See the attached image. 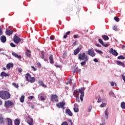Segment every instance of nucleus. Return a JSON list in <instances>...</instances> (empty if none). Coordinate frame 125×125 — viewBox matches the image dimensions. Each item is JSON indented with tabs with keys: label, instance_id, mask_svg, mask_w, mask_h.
<instances>
[{
	"label": "nucleus",
	"instance_id": "1",
	"mask_svg": "<svg viewBox=\"0 0 125 125\" xmlns=\"http://www.w3.org/2000/svg\"><path fill=\"white\" fill-rule=\"evenodd\" d=\"M0 98L4 100H6L10 98V93L6 91H0Z\"/></svg>",
	"mask_w": 125,
	"mask_h": 125
},
{
	"label": "nucleus",
	"instance_id": "2",
	"mask_svg": "<svg viewBox=\"0 0 125 125\" xmlns=\"http://www.w3.org/2000/svg\"><path fill=\"white\" fill-rule=\"evenodd\" d=\"M88 59L87 56L85 55V53H81L78 56V59L79 60H86V59Z\"/></svg>",
	"mask_w": 125,
	"mask_h": 125
},
{
	"label": "nucleus",
	"instance_id": "3",
	"mask_svg": "<svg viewBox=\"0 0 125 125\" xmlns=\"http://www.w3.org/2000/svg\"><path fill=\"white\" fill-rule=\"evenodd\" d=\"M79 91L80 93H81L80 100H81L82 102H83V97L84 96V91L83 88H81V89H79Z\"/></svg>",
	"mask_w": 125,
	"mask_h": 125
},
{
	"label": "nucleus",
	"instance_id": "4",
	"mask_svg": "<svg viewBox=\"0 0 125 125\" xmlns=\"http://www.w3.org/2000/svg\"><path fill=\"white\" fill-rule=\"evenodd\" d=\"M50 100L52 102H58V96L57 95H51Z\"/></svg>",
	"mask_w": 125,
	"mask_h": 125
},
{
	"label": "nucleus",
	"instance_id": "5",
	"mask_svg": "<svg viewBox=\"0 0 125 125\" xmlns=\"http://www.w3.org/2000/svg\"><path fill=\"white\" fill-rule=\"evenodd\" d=\"M13 41L15 43H17V44H18V43H20V42H21V40L20 38H19V37L16 35H15L14 36Z\"/></svg>",
	"mask_w": 125,
	"mask_h": 125
},
{
	"label": "nucleus",
	"instance_id": "6",
	"mask_svg": "<svg viewBox=\"0 0 125 125\" xmlns=\"http://www.w3.org/2000/svg\"><path fill=\"white\" fill-rule=\"evenodd\" d=\"M13 105V103L10 101H5L4 106L6 108H9Z\"/></svg>",
	"mask_w": 125,
	"mask_h": 125
},
{
	"label": "nucleus",
	"instance_id": "7",
	"mask_svg": "<svg viewBox=\"0 0 125 125\" xmlns=\"http://www.w3.org/2000/svg\"><path fill=\"white\" fill-rule=\"evenodd\" d=\"M87 54L90 56H91V57H94V56L96 55L95 52H94V51L92 49L88 50Z\"/></svg>",
	"mask_w": 125,
	"mask_h": 125
},
{
	"label": "nucleus",
	"instance_id": "8",
	"mask_svg": "<svg viewBox=\"0 0 125 125\" xmlns=\"http://www.w3.org/2000/svg\"><path fill=\"white\" fill-rule=\"evenodd\" d=\"M109 53L111 54H112V55H114V56H118L119 55V53L117 52V51L114 50L112 48H111L109 50Z\"/></svg>",
	"mask_w": 125,
	"mask_h": 125
},
{
	"label": "nucleus",
	"instance_id": "9",
	"mask_svg": "<svg viewBox=\"0 0 125 125\" xmlns=\"http://www.w3.org/2000/svg\"><path fill=\"white\" fill-rule=\"evenodd\" d=\"M33 122H34V120H33V118H31L30 116H28V118L27 119V123L29 125H33L34 124L33 123Z\"/></svg>",
	"mask_w": 125,
	"mask_h": 125
},
{
	"label": "nucleus",
	"instance_id": "10",
	"mask_svg": "<svg viewBox=\"0 0 125 125\" xmlns=\"http://www.w3.org/2000/svg\"><path fill=\"white\" fill-rule=\"evenodd\" d=\"M64 105H65V104L64 102H62L56 104V106L58 108H63Z\"/></svg>",
	"mask_w": 125,
	"mask_h": 125
},
{
	"label": "nucleus",
	"instance_id": "11",
	"mask_svg": "<svg viewBox=\"0 0 125 125\" xmlns=\"http://www.w3.org/2000/svg\"><path fill=\"white\" fill-rule=\"evenodd\" d=\"M82 49V46L78 47L74 51V55H77Z\"/></svg>",
	"mask_w": 125,
	"mask_h": 125
},
{
	"label": "nucleus",
	"instance_id": "12",
	"mask_svg": "<svg viewBox=\"0 0 125 125\" xmlns=\"http://www.w3.org/2000/svg\"><path fill=\"white\" fill-rule=\"evenodd\" d=\"M0 40L3 43H5V42H6V37H5L4 35H2L0 37Z\"/></svg>",
	"mask_w": 125,
	"mask_h": 125
},
{
	"label": "nucleus",
	"instance_id": "13",
	"mask_svg": "<svg viewBox=\"0 0 125 125\" xmlns=\"http://www.w3.org/2000/svg\"><path fill=\"white\" fill-rule=\"evenodd\" d=\"M5 33H6V35H7V36H11V35H12V34H13V30L6 29Z\"/></svg>",
	"mask_w": 125,
	"mask_h": 125
},
{
	"label": "nucleus",
	"instance_id": "14",
	"mask_svg": "<svg viewBox=\"0 0 125 125\" xmlns=\"http://www.w3.org/2000/svg\"><path fill=\"white\" fill-rule=\"evenodd\" d=\"M12 55L13 56H14V57H15L16 58H18V59H21V58H22V57L21 56V55H18V54H17V53L14 52H12Z\"/></svg>",
	"mask_w": 125,
	"mask_h": 125
},
{
	"label": "nucleus",
	"instance_id": "15",
	"mask_svg": "<svg viewBox=\"0 0 125 125\" xmlns=\"http://www.w3.org/2000/svg\"><path fill=\"white\" fill-rule=\"evenodd\" d=\"M65 113L68 115V116H70V117H72L73 116V113H72V111L69 109H67L65 110Z\"/></svg>",
	"mask_w": 125,
	"mask_h": 125
},
{
	"label": "nucleus",
	"instance_id": "16",
	"mask_svg": "<svg viewBox=\"0 0 125 125\" xmlns=\"http://www.w3.org/2000/svg\"><path fill=\"white\" fill-rule=\"evenodd\" d=\"M49 60L50 61V63L53 65L54 64V60H53V56L51 55L49 57Z\"/></svg>",
	"mask_w": 125,
	"mask_h": 125
},
{
	"label": "nucleus",
	"instance_id": "17",
	"mask_svg": "<svg viewBox=\"0 0 125 125\" xmlns=\"http://www.w3.org/2000/svg\"><path fill=\"white\" fill-rule=\"evenodd\" d=\"M0 76L1 77H9V74L6 73L5 72H2Z\"/></svg>",
	"mask_w": 125,
	"mask_h": 125
},
{
	"label": "nucleus",
	"instance_id": "18",
	"mask_svg": "<svg viewBox=\"0 0 125 125\" xmlns=\"http://www.w3.org/2000/svg\"><path fill=\"white\" fill-rule=\"evenodd\" d=\"M104 117L106 118V120H108L109 117V111H108V108H107L104 112Z\"/></svg>",
	"mask_w": 125,
	"mask_h": 125
},
{
	"label": "nucleus",
	"instance_id": "19",
	"mask_svg": "<svg viewBox=\"0 0 125 125\" xmlns=\"http://www.w3.org/2000/svg\"><path fill=\"white\" fill-rule=\"evenodd\" d=\"M25 78L27 82L30 81V79H31V75L29 73H27L25 75Z\"/></svg>",
	"mask_w": 125,
	"mask_h": 125
},
{
	"label": "nucleus",
	"instance_id": "20",
	"mask_svg": "<svg viewBox=\"0 0 125 125\" xmlns=\"http://www.w3.org/2000/svg\"><path fill=\"white\" fill-rule=\"evenodd\" d=\"M116 64L117 65H119L120 66H122V67L125 66V63H124V62H120L119 61H117Z\"/></svg>",
	"mask_w": 125,
	"mask_h": 125
},
{
	"label": "nucleus",
	"instance_id": "21",
	"mask_svg": "<svg viewBox=\"0 0 125 125\" xmlns=\"http://www.w3.org/2000/svg\"><path fill=\"white\" fill-rule=\"evenodd\" d=\"M13 66H14V65L13 63H9L6 65V68L7 69H10V68H12Z\"/></svg>",
	"mask_w": 125,
	"mask_h": 125
},
{
	"label": "nucleus",
	"instance_id": "22",
	"mask_svg": "<svg viewBox=\"0 0 125 125\" xmlns=\"http://www.w3.org/2000/svg\"><path fill=\"white\" fill-rule=\"evenodd\" d=\"M6 120L8 122V125H12V120L10 118H7Z\"/></svg>",
	"mask_w": 125,
	"mask_h": 125
},
{
	"label": "nucleus",
	"instance_id": "23",
	"mask_svg": "<svg viewBox=\"0 0 125 125\" xmlns=\"http://www.w3.org/2000/svg\"><path fill=\"white\" fill-rule=\"evenodd\" d=\"M0 124L3 125L4 124V121H3V117L1 116V114H0Z\"/></svg>",
	"mask_w": 125,
	"mask_h": 125
},
{
	"label": "nucleus",
	"instance_id": "24",
	"mask_svg": "<svg viewBox=\"0 0 125 125\" xmlns=\"http://www.w3.org/2000/svg\"><path fill=\"white\" fill-rule=\"evenodd\" d=\"M88 60V59H86V60H84V61L81 62V64L82 66H84L85 64H86V62H87V61Z\"/></svg>",
	"mask_w": 125,
	"mask_h": 125
},
{
	"label": "nucleus",
	"instance_id": "25",
	"mask_svg": "<svg viewBox=\"0 0 125 125\" xmlns=\"http://www.w3.org/2000/svg\"><path fill=\"white\" fill-rule=\"evenodd\" d=\"M102 38L104 41H108L109 40V37L107 35H104L102 36Z\"/></svg>",
	"mask_w": 125,
	"mask_h": 125
},
{
	"label": "nucleus",
	"instance_id": "26",
	"mask_svg": "<svg viewBox=\"0 0 125 125\" xmlns=\"http://www.w3.org/2000/svg\"><path fill=\"white\" fill-rule=\"evenodd\" d=\"M20 100L21 103H23L24 102V100H25V96L22 95L20 99Z\"/></svg>",
	"mask_w": 125,
	"mask_h": 125
},
{
	"label": "nucleus",
	"instance_id": "27",
	"mask_svg": "<svg viewBox=\"0 0 125 125\" xmlns=\"http://www.w3.org/2000/svg\"><path fill=\"white\" fill-rule=\"evenodd\" d=\"M14 124H15V125H20V121H19V120L17 119L15 120Z\"/></svg>",
	"mask_w": 125,
	"mask_h": 125
},
{
	"label": "nucleus",
	"instance_id": "28",
	"mask_svg": "<svg viewBox=\"0 0 125 125\" xmlns=\"http://www.w3.org/2000/svg\"><path fill=\"white\" fill-rule=\"evenodd\" d=\"M81 71H82V70L79 69V68L77 67L74 70L73 74H75L76 72H81Z\"/></svg>",
	"mask_w": 125,
	"mask_h": 125
},
{
	"label": "nucleus",
	"instance_id": "29",
	"mask_svg": "<svg viewBox=\"0 0 125 125\" xmlns=\"http://www.w3.org/2000/svg\"><path fill=\"white\" fill-rule=\"evenodd\" d=\"M12 85H13V86H14L15 88H18V87H19V85H18V83H13Z\"/></svg>",
	"mask_w": 125,
	"mask_h": 125
},
{
	"label": "nucleus",
	"instance_id": "30",
	"mask_svg": "<svg viewBox=\"0 0 125 125\" xmlns=\"http://www.w3.org/2000/svg\"><path fill=\"white\" fill-rule=\"evenodd\" d=\"M118 59H119V60H124V59H125V57H124V56L123 55H121L119 57H118Z\"/></svg>",
	"mask_w": 125,
	"mask_h": 125
},
{
	"label": "nucleus",
	"instance_id": "31",
	"mask_svg": "<svg viewBox=\"0 0 125 125\" xmlns=\"http://www.w3.org/2000/svg\"><path fill=\"white\" fill-rule=\"evenodd\" d=\"M95 50L96 52L99 53V54H102V53H103V52H102V51H101V50H99L97 49H95Z\"/></svg>",
	"mask_w": 125,
	"mask_h": 125
},
{
	"label": "nucleus",
	"instance_id": "32",
	"mask_svg": "<svg viewBox=\"0 0 125 125\" xmlns=\"http://www.w3.org/2000/svg\"><path fill=\"white\" fill-rule=\"evenodd\" d=\"M102 98L101 97H100V96H98V103H100V102H101L102 101Z\"/></svg>",
	"mask_w": 125,
	"mask_h": 125
},
{
	"label": "nucleus",
	"instance_id": "33",
	"mask_svg": "<svg viewBox=\"0 0 125 125\" xmlns=\"http://www.w3.org/2000/svg\"><path fill=\"white\" fill-rule=\"evenodd\" d=\"M41 55H42L41 58L42 59H43V58H44V52L42 51H41Z\"/></svg>",
	"mask_w": 125,
	"mask_h": 125
},
{
	"label": "nucleus",
	"instance_id": "34",
	"mask_svg": "<svg viewBox=\"0 0 125 125\" xmlns=\"http://www.w3.org/2000/svg\"><path fill=\"white\" fill-rule=\"evenodd\" d=\"M73 109L75 113H78V112H79V108L78 107H74Z\"/></svg>",
	"mask_w": 125,
	"mask_h": 125
},
{
	"label": "nucleus",
	"instance_id": "35",
	"mask_svg": "<svg viewBox=\"0 0 125 125\" xmlns=\"http://www.w3.org/2000/svg\"><path fill=\"white\" fill-rule=\"evenodd\" d=\"M106 105V104L105 103H103L100 105V107H101V108H104V107H105Z\"/></svg>",
	"mask_w": 125,
	"mask_h": 125
},
{
	"label": "nucleus",
	"instance_id": "36",
	"mask_svg": "<svg viewBox=\"0 0 125 125\" xmlns=\"http://www.w3.org/2000/svg\"><path fill=\"white\" fill-rule=\"evenodd\" d=\"M99 42L101 43L102 45H103L104 43L103 40H101V39H99Z\"/></svg>",
	"mask_w": 125,
	"mask_h": 125
},
{
	"label": "nucleus",
	"instance_id": "37",
	"mask_svg": "<svg viewBox=\"0 0 125 125\" xmlns=\"http://www.w3.org/2000/svg\"><path fill=\"white\" fill-rule=\"evenodd\" d=\"M110 84L111 86H114L115 84L116 86H117V84L114 82H110Z\"/></svg>",
	"mask_w": 125,
	"mask_h": 125
},
{
	"label": "nucleus",
	"instance_id": "38",
	"mask_svg": "<svg viewBox=\"0 0 125 125\" xmlns=\"http://www.w3.org/2000/svg\"><path fill=\"white\" fill-rule=\"evenodd\" d=\"M114 20L116 21V22H119V21H120V19H119V18L117 17H115L114 18Z\"/></svg>",
	"mask_w": 125,
	"mask_h": 125
},
{
	"label": "nucleus",
	"instance_id": "39",
	"mask_svg": "<svg viewBox=\"0 0 125 125\" xmlns=\"http://www.w3.org/2000/svg\"><path fill=\"white\" fill-rule=\"evenodd\" d=\"M28 82H31V83H32V82H35V78L31 77V78H30V79H29V81Z\"/></svg>",
	"mask_w": 125,
	"mask_h": 125
},
{
	"label": "nucleus",
	"instance_id": "40",
	"mask_svg": "<svg viewBox=\"0 0 125 125\" xmlns=\"http://www.w3.org/2000/svg\"><path fill=\"white\" fill-rule=\"evenodd\" d=\"M10 46L12 47H16V45H15L14 43H13V42H11L10 43Z\"/></svg>",
	"mask_w": 125,
	"mask_h": 125
},
{
	"label": "nucleus",
	"instance_id": "41",
	"mask_svg": "<svg viewBox=\"0 0 125 125\" xmlns=\"http://www.w3.org/2000/svg\"><path fill=\"white\" fill-rule=\"evenodd\" d=\"M3 34V32H2V29H1V27L0 26V36Z\"/></svg>",
	"mask_w": 125,
	"mask_h": 125
},
{
	"label": "nucleus",
	"instance_id": "42",
	"mask_svg": "<svg viewBox=\"0 0 125 125\" xmlns=\"http://www.w3.org/2000/svg\"><path fill=\"white\" fill-rule=\"evenodd\" d=\"M39 83L40 85L42 86L43 84V82H42V81H39Z\"/></svg>",
	"mask_w": 125,
	"mask_h": 125
},
{
	"label": "nucleus",
	"instance_id": "43",
	"mask_svg": "<svg viewBox=\"0 0 125 125\" xmlns=\"http://www.w3.org/2000/svg\"><path fill=\"white\" fill-rule=\"evenodd\" d=\"M25 54L27 56H28V57H30L31 56V54H30V53L26 52Z\"/></svg>",
	"mask_w": 125,
	"mask_h": 125
},
{
	"label": "nucleus",
	"instance_id": "44",
	"mask_svg": "<svg viewBox=\"0 0 125 125\" xmlns=\"http://www.w3.org/2000/svg\"><path fill=\"white\" fill-rule=\"evenodd\" d=\"M41 100L42 101H44V100H45V98H44L43 96H41Z\"/></svg>",
	"mask_w": 125,
	"mask_h": 125
},
{
	"label": "nucleus",
	"instance_id": "45",
	"mask_svg": "<svg viewBox=\"0 0 125 125\" xmlns=\"http://www.w3.org/2000/svg\"><path fill=\"white\" fill-rule=\"evenodd\" d=\"M61 125H68V123L65 121L63 123H62Z\"/></svg>",
	"mask_w": 125,
	"mask_h": 125
},
{
	"label": "nucleus",
	"instance_id": "46",
	"mask_svg": "<svg viewBox=\"0 0 125 125\" xmlns=\"http://www.w3.org/2000/svg\"><path fill=\"white\" fill-rule=\"evenodd\" d=\"M68 83H72V79H70L67 81L66 84H68Z\"/></svg>",
	"mask_w": 125,
	"mask_h": 125
},
{
	"label": "nucleus",
	"instance_id": "47",
	"mask_svg": "<svg viewBox=\"0 0 125 125\" xmlns=\"http://www.w3.org/2000/svg\"><path fill=\"white\" fill-rule=\"evenodd\" d=\"M109 95H110V96H112V95H114V92L110 91L109 93Z\"/></svg>",
	"mask_w": 125,
	"mask_h": 125
},
{
	"label": "nucleus",
	"instance_id": "48",
	"mask_svg": "<svg viewBox=\"0 0 125 125\" xmlns=\"http://www.w3.org/2000/svg\"><path fill=\"white\" fill-rule=\"evenodd\" d=\"M113 30L114 31H118V29H117V26H114L113 27Z\"/></svg>",
	"mask_w": 125,
	"mask_h": 125
},
{
	"label": "nucleus",
	"instance_id": "49",
	"mask_svg": "<svg viewBox=\"0 0 125 125\" xmlns=\"http://www.w3.org/2000/svg\"><path fill=\"white\" fill-rule=\"evenodd\" d=\"M50 40H54V36L52 35L50 37Z\"/></svg>",
	"mask_w": 125,
	"mask_h": 125
},
{
	"label": "nucleus",
	"instance_id": "50",
	"mask_svg": "<svg viewBox=\"0 0 125 125\" xmlns=\"http://www.w3.org/2000/svg\"><path fill=\"white\" fill-rule=\"evenodd\" d=\"M18 71L19 73H22V68H18Z\"/></svg>",
	"mask_w": 125,
	"mask_h": 125
},
{
	"label": "nucleus",
	"instance_id": "51",
	"mask_svg": "<svg viewBox=\"0 0 125 125\" xmlns=\"http://www.w3.org/2000/svg\"><path fill=\"white\" fill-rule=\"evenodd\" d=\"M77 93H78V90H74L73 92V95H75L76 94H77Z\"/></svg>",
	"mask_w": 125,
	"mask_h": 125
},
{
	"label": "nucleus",
	"instance_id": "52",
	"mask_svg": "<svg viewBox=\"0 0 125 125\" xmlns=\"http://www.w3.org/2000/svg\"><path fill=\"white\" fill-rule=\"evenodd\" d=\"M102 45H103V46H104V47H108V46L109 45H108V44H104H104Z\"/></svg>",
	"mask_w": 125,
	"mask_h": 125
},
{
	"label": "nucleus",
	"instance_id": "53",
	"mask_svg": "<svg viewBox=\"0 0 125 125\" xmlns=\"http://www.w3.org/2000/svg\"><path fill=\"white\" fill-rule=\"evenodd\" d=\"M91 109H92V107L91 106H89L88 109V112H91Z\"/></svg>",
	"mask_w": 125,
	"mask_h": 125
},
{
	"label": "nucleus",
	"instance_id": "54",
	"mask_svg": "<svg viewBox=\"0 0 125 125\" xmlns=\"http://www.w3.org/2000/svg\"><path fill=\"white\" fill-rule=\"evenodd\" d=\"M95 45H96V46H97L98 47H101V45H100L99 43H96Z\"/></svg>",
	"mask_w": 125,
	"mask_h": 125
},
{
	"label": "nucleus",
	"instance_id": "55",
	"mask_svg": "<svg viewBox=\"0 0 125 125\" xmlns=\"http://www.w3.org/2000/svg\"><path fill=\"white\" fill-rule=\"evenodd\" d=\"M41 86L45 88L46 87H47V86H46V85L44 84V83H43V84L41 85Z\"/></svg>",
	"mask_w": 125,
	"mask_h": 125
},
{
	"label": "nucleus",
	"instance_id": "56",
	"mask_svg": "<svg viewBox=\"0 0 125 125\" xmlns=\"http://www.w3.org/2000/svg\"><path fill=\"white\" fill-rule=\"evenodd\" d=\"M74 108H78V107H79V105H78V104H75L74 105Z\"/></svg>",
	"mask_w": 125,
	"mask_h": 125
},
{
	"label": "nucleus",
	"instance_id": "57",
	"mask_svg": "<svg viewBox=\"0 0 125 125\" xmlns=\"http://www.w3.org/2000/svg\"><path fill=\"white\" fill-rule=\"evenodd\" d=\"M31 68L33 69V71H37V68H36L35 67H34V66H32Z\"/></svg>",
	"mask_w": 125,
	"mask_h": 125
},
{
	"label": "nucleus",
	"instance_id": "58",
	"mask_svg": "<svg viewBox=\"0 0 125 125\" xmlns=\"http://www.w3.org/2000/svg\"><path fill=\"white\" fill-rule=\"evenodd\" d=\"M29 99H33V98H35V97L34 96H30L29 97H28Z\"/></svg>",
	"mask_w": 125,
	"mask_h": 125
},
{
	"label": "nucleus",
	"instance_id": "59",
	"mask_svg": "<svg viewBox=\"0 0 125 125\" xmlns=\"http://www.w3.org/2000/svg\"><path fill=\"white\" fill-rule=\"evenodd\" d=\"M93 61H94V62H96V63H97V62H98V60L96 58L94 59L93 60Z\"/></svg>",
	"mask_w": 125,
	"mask_h": 125
},
{
	"label": "nucleus",
	"instance_id": "60",
	"mask_svg": "<svg viewBox=\"0 0 125 125\" xmlns=\"http://www.w3.org/2000/svg\"><path fill=\"white\" fill-rule=\"evenodd\" d=\"M73 38H74V39H78V35H74L73 36Z\"/></svg>",
	"mask_w": 125,
	"mask_h": 125
},
{
	"label": "nucleus",
	"instance_id": "61",
	"mask_svg": "<svg viewBox=\"0 0 125 125\" xmlns=\"http://www.w3.org/2000/svg\"><path fill=\"white\" fill-rule=\"evenodd\" d=\"M76 44H77V42H75L72 45L73 46H75L76 45Z\"/></svg>",
	"mask_w": 125,
	"mask_h": 125
},
{
	"label": "nucleus",
	"instance_id": "62",
	"mask_svg": "<svg viewBox=\"0 0 125 125\" xmlns=\"http://www.w3.org/2000/svg\"><path fill=\"white\" fill-rule=\"evenodd\" d=\"M76 101H77V102H78V103H80V99H79V98H76Z\"/></svg>",
	"mask_w": 125,
	"mask_h": 125
},
{
	"label": "nucleus",
	"instance_id": "63",
	"mask_svg": "<svg viewBox=\"0 0 125 125\" xmlns=\"http://www.w3.org/2000/svg\"><path fill=\"white\" fill-rule=\"evenodd\" d=\"M70 33H71V32L68 31V32H67L66 33V35L67 36H68V35H70Z\"/></svg>",
	"mask_w": 125,
	"mask_h": 125
},
{
	"label": "nucleus",
	"instance_id": "64",
	"mask_svg": "<svg viewBox=\"0 0 125 125\" xmlns=\"http://www.w3.org/2000/svg\"><path fill=\"white\" fill-rule=\"evenodd\" d=\"M63 39H67V35L66 34L63 36Z\"/></svg>",
	"mask_w": 125,
	"mask_h": 125
}]
</instances>
